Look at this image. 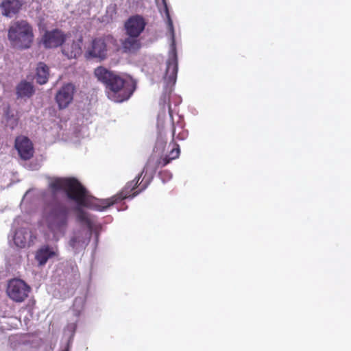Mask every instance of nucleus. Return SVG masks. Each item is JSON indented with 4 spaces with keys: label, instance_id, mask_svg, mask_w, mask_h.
Wrapping results in <instances>:
<instances>
[{
    "label": "nucleus",
    "instance_id": "a878e982",
    "mask_svg": "<svg viewBox=\"0 0 351 351\" xmlns=\"http://www.w3.org/2000/svg\"><path fill=\"white\" fill-rule=\"evenodd\" d=\"M167 16H168V18H169V25L170 28L171 29H173V23H172V21H171V19L169 18V15L168 13H167Z\"/></svg>",
    "mask_w": 351,
    "mask_h": 351
},
{
    "label": "nucleus",
    "instance_id": "1a4fd4ad",
    "mask_svg": "<svg viewBox=\"0 0 351 351\" xmlns=\"http://www.w3.org/2000/svg\"><path fill=\"white\" fill-rule=\"evenodd\" d=\"M147 25L145 19L139 14L133 15L125 22L124 29L127 36L139 37Z\"/></svg>",
    "mask_w": 351,
    "mask_h": 351
},
{
    "label": "nucleus",
    "instance_id": "9d476101",
    "mask_svg": "<svg viewBox=\"0 0 351 351\" xmlns=\"http://www.w3.org/2000/svg\"><path fill=\"white\" fill-rule=\"evenodd\" d=\"M75 86L72 83L64 84L56 95V101L59 109H64L69 106L73 99Z\"/></svg>",
    "mask_w": 351,
    "mask_h": 351
},
{
    "label": "nucleus",
    "instance_id": "dca6fc26",
    "mask_svg": "<svg viewBox=\"0 0 351 351\" xmlns=\"http://www.w3.org/2000/svg\"><path fill=\"white\" fill-rule=\"evenodd\" d=\"M121 43L123 52L125 53L135 54L142 47L141 39L135 36H128L127 38L121 40Z\"/></svg>",
    "mask_w": 351,
    "mask_h": 351
},
{
    "label": "nucleus",
    "instance_id": "ddd939ff",
    "mask_svg": "<svg viewBox=\"0 0 351 351\" xmlns=\"http://www.w3.org/2000/svg\"><path fill=\"white\" fill-rule=\"evenodd\" d=\"M178 57L176 49L173 48L171 53L166 62V71L165 80L169 83L174 84L177 78L178 73Z\"/></svg>",
    "mask_w": 351,
    "mask_h": 351
},
{
    "label": "nucleus",
    "instance_id": "f3484780",
    "mask_svg": "<svg viewBox=\"0 0 351 351\" xmlns=\"http://www.w3.org/2000/svg\"><path fill=\"white\" fill-rule=\"evenodd\" d=\"M176 145V147L173 148L167 156H165L163 158H160L156 161H155V159H154V162L151 163L152 171L155 172L159 167H165L167 164H169L172 160L176 159L177 158L179 157L180 148L178 145ZM152 157L154 158L153 156Z\"/></svg>",
    "mask_w": 351,
    "mask_h": 351
},
{
    "label": "nucleus",
    "instance_id": "f257e3e1",
    "mask_svg": "<svg viewBox=\"0 0 351 351\" xmlns=\"http://www.w3.org/2000/svg\"><path fill=\"white\" fill-rule=\"evenodd\" d=\"M94 75L104 86L108 98L114 102L128 100L135 90V86L130 80L104 66L97 67Z\"/></svg>",
    "mask_w": 351,
    "mask_h": 351
},
{
    "label": "nucleus",
    "instance_id": "f03ea898",
    "mask_svg": "<svg viewBox=\"0 0 351 351\" xmlns=\"http://www.w3.org/2000/svg\"><path fill=\"white\" fill-rule=\"evenodd\" d=\"M69 219V208L62 202L48 203L43 209V220L54 237L65 234Z\"/></svg>",
    "mask_w": 351,
    "mask_h": 351
},
{
    "label": "nucleus",
    "instance_id": "aec40b11",
    "mask_svg": "<svg viewBox=\"0 0 351 351\" xmlns=\"http://www.w3.org/2000/svg\"><path fill=\"white\" fill-rule=\"evenodd\" d=\"M122 201L118 194L107 199H98L93 204V208L97 211H104L111 206Z\"/></svg>",
    "mask_w": 351,
    "mask_h": 351
},
{
    "label": "nucleus",
    "instance_id": "423d86ee",
    "mask_svg": "<svg viewBox=\"0 0 351 351\" xmlns=\"http://www.w3.org/2000/svg\"><path fill=\"white\" fill-rule=\"evenodd\" d=\"M153 162L154 158L149 157L141 174L136 176L133 180L128 182L123 190L117 193L121 200L128 197L133 198L147 188L148 184H141V182L139 183V180L143 172L145 171H147L151 167V163Z\"/></svg>",
    "mask_w": 351,
    "mask_h": 351
},
{
    "label": "nucleus",
    "instance_id": "6e6552de",
    "mask_svg": "<svg viewBox=\"0 0 351 351\" xmlns=\"http://www.w3.org/2000/svg\"><path fill=\"white\" fill-rule=\"evenodd\" d=\"M66 40V34L59 29L46 31L41 42L46 49L57 48L62 46Z\"/></svg>",
    "mask_w": 351,
    "mask_h": 351
},
{
    "label": "nucleus",
    "instance_id": "bb28decb",
    "mask_svg": "<svg viewBox=\"0 0 351 351\" xmlns=\"http://www.w3.org/2000/svg\"><path fill=\"white\" fill-rule=\"evenodd\" d=\"M162 2L165 4V6L166 9L167 10L165 0H162Z\"/></svg>",
    "mask_w": 351,
    "mask_h": 351
},
{
    "label": "nucleus",
    "instance_id": "39448f33",
    "mask_svg": "<svg viewBox=\"0 0 351 351\" xmlns=\"http://www.w3.org/2000/svg\"><path fill=\"white\" fill-rule=\"evenodd\" d=\"M117 47L116 38L111 35H105L93 39L86 53L88 57L104 60L108 56V51L110 49H116Z\"/></svg>",
    "mask_w": 351,
    "mask_h": 351
},
{
    "label": "nucleus",
    "instance_id": "a211bd4d",
    "mask_svg": "<svg viewBox=\"0 0 351 351\" xmlns=\"http://www.w3.org/2000/svg\"><path fill=\"white\" fill-rule=\"evenodd\" d=\"M35 93V88L32 82L21 81L16 87L17 98H30Z\"/></svg>",
    "mask_w": 351,
    "mask_h": 351
},
{
    "label": "nucleus",
    "instance_id": "2eb2a0df",
    "mask_svg": "<svg viewBox=\"0 0 351 351\" xmlns=\"http://www.w3.org/2000/svg\"><path fill=\"white\" fill-rule=\"evenodd\" d=\"M2 123L4 124L5 127L11 130H14L19 123L18 112L12 110L10 106L3 108Z\"/></svg>",
    "mask_w": 351,
    "mask_h": 351
},
{
    "label": "nucleus",
    "instance_id": "b1692460",
    "mask_svg": "<svg viewBox=\"0 0 351 351\" xmlns=\"http://www.w3.org/2000/svg\"><path fill=\"white\" fill-rule=\"evenodd\" d=\"M172 136L173 139L176 138L182 141L188 137V131L184 129L182 125L176 128L174 126V124H173Z\"/></svg>",
    "mask_w": 351,
    "mask_h": 351
},
{
    "label": "nucleus",
    "instance_id": "20e7f679",
    "mask_svg": "<svg viewBox=\"0 0 351 351\" xmlns=\"http://www.w3.org/2000/svg\"><path fill=\"white\" fill-rule=\"evenodd\" d=\"M34 38L33 28L25 20L14 21L9 27L8 38L14 48L21 50L29 49Z\"/></svg>",
    "mask_w": 351,
    "mask_h": 351
},
{
    "label": "nucleus",
    "instance_id": "393cba45",
    "mask_svg": "<svg viewBox=\"0 0 351 351\" xmlns=\"http://www.w3.org/2000/svg\"><path fill=\"white\" fill-rule=\"evenodd\" d=\"M81 238H80V236L79 234L77 235H75L74 237H73L70 241H69V244L70 245L73 247V248H75L76 247L78 246L79 243L81 242Z\"/></svg>",
    "mask_w": 351,
    "mask_h": 351
},
{
    "label": "nucleus",
    "instance_id": "412c9836",
    "mask_svg": "<svg viewBox=\"0 0 351 351\" xmlns=\"http://www.w3.org/2000/svg\"><path fill=\"white\" fill-rule=\"evenodd\" d=\"M29 237L30 232L27 229H18L14 236V243L17 247L24 248L27 244Z\"/></svg>",
    "mask_w": 351,
    "mask_h": 351
},
{
    "label": "nucleus",
    "instance_id": "6ab92c4d",
    "mask_svg": "<svg viewBox=\"0 0 351 351\" xmlns=\"http://www.w3.org/2000/svg\"><path fill=\"white\" fill-rule=\"evenodd\" d=\"M82 39L66 44L62 49V53L69 59L77 58L82 54Z\"/></svg>",
    "mask_w": 351,
    "mask_h": 351
},
{
    "label": "nucleus",
    "instance_id": "9b49d317",
    "mask_svg": "<svg viewBox=\"0 0 351 351\" xmlns=\"http://www.w3.org/2000/svg\"><path fill=\"white\" fill-rule=\"evenodd\" d=\"M14 147L17 150L19 156L24 160L31 159L34 153L33 144L30 139L25 136L20 135L16 137Z\"/></svg>",
    "mask_w": 351,
    "mask_h": 351
},
{
    "label": "nucleus",
    "instance_id": "f8f14e48",
    "mask_svg": "<svg viewBox=\"0 0 351 351\" xmlns=\"http://www.w3.org/2000/svg\"><path fill=\"white\" fill-rule=\"evenodd\" d=\"M59 256L58 247L57 245L51 246L49 245H43L40 246L35 253V260L38 266H44L49 259L58 257Z\"/></svg>",
    "mask_w": 351,
    "mask_h": 351
},
{
    "label": "nucleus",
    "instance_id": "4468645a",
    "mask_svg": "<svg viewBox=\"0 0 351 351\" xmlns=\"http://www.w3.org/2000/svg\"><path fill=\"white\" fill-rule=\"evenodd\" d=\"M23 5V0H3L0 3V10L3 16L12 18L20 12Z\"/></svg>",
    "mask_w": 351,
    "mask_h": 351
},
{
    "label": "nucleus",
    "instance_id": "5701e85b",
    "mask_svg": "<svg viewBox=\"0 0 351 351\" xmlns=\"http://www.w3.org/2000/svg\"><path fill=\"white\" fill-rule=\"evenodd\" d=\"M77 212V219L84 224H86L88 228H91L92 227V221L89 217V215L88 213L84 211L82 208L80 207H78L76 208Z\"/></svg>",
    "mask_w": 351,
    "mask_h": 351
},
{
    "label": "nucleus",
    "instance_id": "4be33fe9",
    "mask_svg": "<svg viewBox=\"0 0 351 351\" xmlns=\"http://www.w3.org/2000/svg\"><path fill=\"white\" fill-rule=\"evenodd\" d=\"M49 76V67L44 62H39L36 67V79L39 84L47 82Z\"/></svg>",
    "mask_w": 351,
    "mask_h": 351
},
{
    "label": "nucleus",
    "instance_id": "0eeeda50",
    "mask_svg": "<svg viewBox=\"0 0 351 351\" xmlns=\"http://www.w3.org/2000/svg\"><path fill=\"white\" fill-rule=\"evenodd\" d=\"M30 287L23 280L14 278L9 281L7 287L8 297L16 302H22L30 292Z\"/></svg>",
    "mask_w": 351,
    "mask_h": 351
},
{
    "label": "nucleus",
    "instance_id": "7ed1b4c3",
    "mask_svg": "<svg viewBox=\"0 0 351 351\" xmlns=\"http://www.w3.org/2000/svg\"><path fill=\"white\" fill-rule=\"evenodd\" d=\"M49 188L54 192L64 190L67 197L75 202L79 206H87L88 192L75 178H56L51 180Z\"/></svg>",
    "mask_w": 351,
    "mask_h": 351
}]
</instances>
